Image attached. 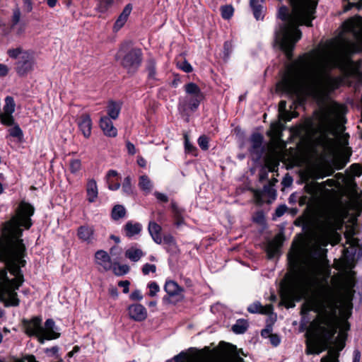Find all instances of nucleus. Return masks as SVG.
Returning a JSON list of instances; mask_svg holds the SVG:
<instances>
[{"instance_id": "nucleus-21", "label": "nucleus", "mask_w": 362, "mask_h": 362, "mask_svg": "<svg viewBox=\"0 0 362 362\" xmlns=\"http://www.w3.org/2000/svg\"><path fill=\"white\" fill-rule=\"evenodd\" d=\"M247 310L250 313H260L264 315H269L272 313L273 306L271 304H268L263 306L259 301H256L249 305V307L247 308Z\"/></svg>"}, {"instance_id": "nucleus-45", "label": "nucleus", "mask_w": 362, "mask_h": 362, "mask_svg": "<svg viewBox=\"0 0 362 362\" xmlns=\"http://www.w3.org/2000/svg\"><path fill=\"white\" fill-rule=\"evenodd\" d=\"M148 288H149L148 296L151 297L156 296L157 293L160 291L159 286L155 281L150 282L148 284Z\"/></svg>"}, {"instance_id": "nucleus-48", "label": "nucleus", "mask_w": 362, "mask_h": 362, "mask_svg": "<svg viewBox=\"0 0 362 362\" xmlns=\"http://www.w3.org/2000/svg\"><path fill=\"white\" fill-rule=\"evenodd\" d=\"M9 134L11 136L18 138V139H21L23 135L21 129L18 125L10 129Z\"/></svg>"}, {"instance_id": "nucleus-13", "label": "nucleus", "mask_w": 362, "mask_h": 362, "mask_svg": "<svg viewBox=\"0 0 362 362\" xmlns=\"http://www.w3.org/2000/svg\"><path fill=\"white\" fill-rule=\"evenodd\" d=\"M127 311L129 317L136 322L144 321L147 317V310L141 304L130 305L127 308Z\"/></svg>"}, {"instance_id": "nucleus-63", "label": "nucleus", "mask_w": 362, "mask_h": 362, "mask_svg": "<svg viewBox=\"0 0 362 362\" xmlns=\"http://www.w3.org/2000/svg\"><path fill=\"white\" fill-rule=\"evenodd\" d=\"M137 164L142 168L146 167V160L141 156H137Z\"/></svg>"}, {"instance_id": "nucleus-1", "label": "nucleus", "mask_w": 362, "mask_h": 362, "mask_svg": "<svg viewBox=\"0 0 362 362\" xmlns=\"http://www.w3.org/2000/svg\"><path fill=\"white\" fill-rule=\"evenodd\" d=\"M329 275L330 269L324 257L311 259L298 269L296 274L298 288L291 290L293 299L298 301L303 297L309 286L319 278L322 279L301 308V314L310 311L317 313L307 332L310 335L306 343L307 354H320L339 327L341 287L334 277L332 278L330 283L328 282Z\"/></svg>"}, {"instance_id": "nucleus-24", "label": "nucleus", "mask_w": 362, "mask_h": 362, "mask_svg": "<svg viewBox=\"0 0 362 362\" xmlns=\"http://www.w3.org/2000/svg\"><path fill=\"white\" fill-rule=\"evenodd\" d=\"M281 246V240L280 237L276 236L274 240L270 241L267 247V253L269 258L274 257L279 251Z\"/></svg>"}, {"instance_id": "nucleus-6", "label": "nucleus", "mask_w": 362, "mask_h": 362, "mask_svg": "<svg viewBox=\"0 0 362 362\" xmlns=\"http://www.w3.org/2000/svg\"><path fill=\"white\" fill-rule=\"evenodd\" d=\"M7 54L10 58L16 59L14 69L19 76H25L34 70L36 62L33 51L18 47L8 49Z\"/></svg>"}, {"instance_id": "nucleus-34", "label": "nucleus", "mask_w": 362, "mask_h": 362, "mask_svg": "<svg viewBox=\"0 0 362 362\" xmlns=\"http://www.w3.org/2000/svg\"><path fill=\"white\" fill-rule=\"evenodd\" d=\"M139 186L142 190L145 191L146 193H149L153 185L148 176L141 175L139 177Z\"/></svg>"}, {"instance_id": "nucleus-16", "label": "nucleus", "mask_w": 362, "mask_h": 362, "mask_svg": "<svg viewBox=\"0 0 362 362\" xmlns=\"http://www.w3.org/2000/svg\"><path fill=\"white\" fill-rule=\"evenodd\" d=\"M132 8L133 7L131 4H128L124 6L113 25L114 32H118L125 25L132 13Z\"/></svg>"}, {"instance_id": "nucleus-7", "label": "nucleus", "mask_w": 362, "mask_h": 362, "mask_svg": "<svg viewBox=\"0 0 362 362\" xmlns=\"http://www.w3.org/2000/svg\"><path fill=\"white\" fill-rule=\"evenodd\" d=\"M184 89L186 95L185 97L180 98V106H181L184 110H190L195 111L204 98L201 89L194 83L185 84Z\"/></svg>"}, {"instance_id": "nucleus-11", "label": "nucleus", "mask_w": 362, "mask_h": 362, "mask_svg": "<svg viewBox=\"0 0 362 362\" xmlns=\"http://www.w3.org/2000/svg\"><path fill=\"white\" fill-rule=\"evenodd\" d=\"M76 124L84 138L89 139L92 134L93 127V122L90 115L88 113L81 114L76 119Z\"/></svg>"}, {"instance_id": "nucleus-47", "label": "nucleus", "mask_w": 362, "mask_h": 362, "mask_svg": "<svg viewBox=\"0 0 362 362\" xmlns=\"http://www.w3.org/2000/svg\"><path fill=\"white\" fill-rule=\"evenodd\" d=\"M198 144L202 150H207L209 148V138L205 135L199 136Z\"/></svg>"}, {"instance_id": "nucleus-50", "label": "nucleus", "mask_w": 362, "mask_h": 362, "mask_svg": "<svg viewBox=\"0 0 362 362\" xmlns=\"http://www.w3.org/2000/svg\"><path fill=\"white\" fill-rule=\"evenodd\" d=\"M351 173L354 176H360L362 174V167L359 164H353L350 167Z\"/></svg>"}, {"instance_id": "nucleus-64", "label": "nucleus", "mask_w": 362, "mask_h": 362, "mask_svg": "<svg viewBox=\"0 0 362 362\" xmlns=\"http://www.w3.org/2000/svg\"><path fill=\"white\" fill-rule=\"evenodd\" d=\"M334 267L338 270H344L345 269V265L344 262L341 261H335L334 262Z\"/></svg>"}, {"instance_id": "nucleus-42", "label": "nucleus", "mask_w": 362, "mask_h": 362, "mask_svg": "<svg viewBox=\"0 0 362 362\" xmlns=\"http://www.w3.org/2000/svg\"><path fill=\"white\" fill-rule=\"evenodd\" d=\"M321 362H339V353L329 351L327 356L322 358Z\"/></svg>"}, {"instance_id": "nucleus-19", "label": "nucleus", "mask_w": 362, "mask_h": 362, "mask_svg": "<svg viewBox=\"0 0 362 362\" xmlns=\"http://www.w3.org/2000/svg\"><path fill=\"white\" fill-rule=\"evenodd\" d=\"M359 24V20L356 21V19L351 18L344 22V28L346 30L353 33L357 40L362 42V28L360 27Z\"/></svg>"}, {"instance_id": "nucleus-43", "label": "nucleus", "mask_w": 362, "mask_h": 362, "mask_svg": "<svg viewBox=\"0 0 362 362\" xmlns=\"http://www.w3.org/2000/svg\"><path fill=\"white\" fill-rule=\"evenodd\" d=\"M21 12L20 8L18 7H16L13 10V15H12V18H11V22H12L11 26L12 27H14L19 23V21L21 20Z\"/></svg>"}, {"instance_id": "nucleus-62", "label": "nucleus", "mask_w": 362, "mask_h": 362, "mask_svg": "<svg viewBox=\"0 0 362 362\" xmlns=\"http://www.w3.org/2000/svg\"><path fill=\"white\" fill-rule=\"evenodd\" d=\"M322 183L323 184L322 185V187H324L325 185H327L330 187H337L339 185V183L333 179H328L325 182Z\"/></svg>"}, {"instance_id": "nucleus-56", "label": "nucleus", "mask_w": 362, "mask_h": 362, "mask_svg": "<svg viewBox=\"0 0 362 362\" xmlns=\"http://www.w3.org/2000/svg\"><path fill=\"white\" fill-rule=\"evenodd\" d=\"M129 281L127 280L125 281H120L118 282V286L123 288V293H127L129 291Z\"/></svg>"}, {"instance_id": "nucleus-2", "label": "nucleus", "mask_w": 362, "mask_h": 362, "mask_svg": "<svg viewBox=\"0 0 362 362\" xmlns=\"http://www.w3.org/2000/svg\"><path fill=\"white\" fill-rule=\"evenodd\" d=\"M354 52L352 45L341 42L331 55L315 52L305 54L288 66L277 87L290 96H311L319 105H324L344 81L341 76H331V70L344 71L349 55Z\"/></svg>"}, {"instance_id": "nucleus-59", "label": "nucleus", "mask_w": 362, "mask_h": 362, "mask_svg": "<svg viewBox=\"0 0 362 362\" xmlns=\"http://www.w3.org/2000/svg\"><path fill=\"white\" fill-rule=\"evenodd\" d=\"M154 195H155L156 198L160 202H168V197L165 194H163V193H160L158 192H155Z\"/></svg>"}, {"instance_id": "nucleus-22", "label": "nucleus", "mask_w": 362, "mask_h": 362, "mask_svg": "<svg viewBox=\"0 0 362 362\" xmlns=\"http://www.w3.org/2000/svg\"><path fill=\"white\" fill-rule=\"evenodd\" d=\"M142 230V225L138 222L132 221H127L124 226V231L128 238H132L136 235H139Z\"/></svg>"}, {"instance_id": "nucleus-32", "label": "nucleus", "mask_w": 362, "mask_h": 362, "mask_svg": "<svg viewBox=\"0 0 362 362\" xmlns=\"http://www.w3.org/2000/svg\"><path fill=\"white\" fill-rule=\"evenodd\" d=\"M126 213L127 211L124 206L120 204H117L113 207L111 213V216L113 220L117 221L120 218H124L126 216Z\"/></svg>"}, {"instance_id": "nucleus-14", "label": "nucleus", "mask_w": 362, "mask_h": 362, "mask_svg": "<svg viewBox=\"0 0 362 362\" xmlns=\"http://www.w3.org/2000/svg\"><path fill=\"white\" fill-rule=\"evenodd\" d=\"M111 119L107 116H103L100 119L99 124L105 136L115 137L117 135V130Z\"/></svg>"}, {"instance_id": "nucleus-31", "label": "nucleus", "mask_w": 362, "mask_h": 362, "mask_svg": "<svg viewBox=\"0 0 362 362\" xmlns=\"http://www.w3.org/2000/svg\"><path fill=\"white\" fill-rule=\"evenodd\" d=\"M250 7L252 10L255 18L258 20L263 19V6L259 3L258 0H250Z\"/></svg>"}, {"instance_id": "nucleus-20", "label": "nucleus", "mask_w": 362, "mask_h": 362, "mask_svg": "<svg viewBox=\"0 0 362 362\" xmlns=\"http://www.w3.org/2000/svg\"><path fill=\"white\" fill-rule=\"evenodd\" d=\"M87 201L93 203L98 197V188L94 179H88L86 186Z\"/></svg>"}, {"instance_id": "nucleus-46", "label": "nucleus", "mask_w": 362, "mask_h": 362, "mask_svg": "<svg viewBox=\"0 0 362 362\" xmlns=\"http://www.w3.org/2000/svg\"><path fill=\"white\" fill-rule=\"evenodd\" d=\"M177 66L179 69L182 70L186 73H190L192 71L193 69L191 64L187 62L186 60L177 63Z\"/></svg>"}, {"instance_id": "nucleus-61", "label": "nucleus", "mask_w": 362, "mask_h": 362, "mask_svg": "<svg viewBox=\"0 0 362 362\" xmlns=\"http://www.w3.org/2000/svg\"><path fill=\"white\" fill-rule=\"evenodd\" d=\"M232 47H233V45H232L231 42L226 41L224 43V51H225V53L226 55H228V56L229 55V54L230 53V52L232 50Z\"/></svg>"}, {"instance_id": "nucleus-18", "label": "nucleus", "mask_w": 362, "mask_h": 362, "mask_svg": "<svg viewBox=\"0 0 362 362\" xmlns=\"http://www.w3.org/2000/svg\"><path fill=\"white\" fill-rule=\"evenodd\" d=\"M146 255V252L142 250L136 244L130 246L125 250L124 256L132 262H137Z\"/></svg>"}, {"instance_id": "nucleus-41", "label": "nucleus", "mask_w": 362, "mask_h": 362, "mask_svg": "<svg viewBox=\"0 0 362 362\" xmlns=\"http://www.w3.org/2000/svg\"><path fill=\"white\" fill-rule=\"evenodd\" d=\"M114 0H101L99 4L98 8L101 13L106 12L112 5Z\"/></svg>"}, {"instance_id": "nucleus-3", "label": "nucleus", "mask_w": 362, "mask_h": 362, "mask_svg": "<svg viewBox=\"0 0 362 362\" xmlns=\"http://www.w3.org/2000/svg\"><path fill=\"white\" fill-rule=\"evenodd\" d=\"M35 209L22 201L11 218L4 223L0 235V262L6 267L0 270V302L5 307H17L20 304L16 291L24 282L21 270L26 264V247L21 239L23 229H29Z\"/></svg>"}, {"instance_id": "nucleus-8", "label": "nucleus", "mask_w": 362, "mask_h": 362, "mask_svg": "<svg viewBox=\"0 0 362 362\" xmlns=\"http://www.w3.org/2000/svg\"><path fill=\"white\" fill-rule=\"evenodd\" d=\"M117 57L121 59V64L129 73L134 72L141 62V52L139 49H128L127 46H123Z\"/></svg>"}, {"instance_id": "nucleus-38", "label": "nucleus", "mask_w": 362, "mask_h": 362, "mask_svg": "<svg viewBox=\"0 0 362 362\" xmlns=\"http://www.w3.org/2000/svg\"><path fill=\"white\" fill-rule=\"evenodd\" d=\"M81 168V161L79 159H72L70 160L69 170L71 173L76 174Z\"/></svg>"}, {"instance_id": "nucleus-55", "label": "nucleus", "mask_w": 362, "mask_h": 362, "mask_svg": "<svg viewBox=\"0 0 362 362\" xmlns=\"http://www.w3.org/2000/svg\"><path fill=\"white\" fill-rule=\"evenodd\" d=\"M10 71V68L4 64H0V77H5L6 76Z\"/></svg>"}, {"instance_id": "nucleus-49", "label": "nucleus", "mask_w": 362, "mask_h": 362, "mask_svg": "<svg viewBox=\"0 0 362 362\" xmlns=\"http://www.w3.org/2000/svg\"><path fill=\"white\" fill-rule=\"evenodd\" d=\"M171 208L174 214L175 218H181V214H182L183 210L178 207L175 202H171Z\"/></svg>"}, {"instance_id": "nucleus-28", "label": "nucleus", "mask_w": 362, "mask_h": 362, "mask_svg": "<svg viewBox=\"0 0 362 362\" xmlns=\"http://www.w3.org/2000/svg\"><path fill=\"white\" fill-rule=\"evenodd\" d=\"M164 290L170 296H178L183 291V289L174 281H167Z\"/></svg>"}, {"instance_id": "nucleus-58", "label": "nucleus", "mask_w": 362, "mask_h": 362, "mask_svg": "<svg viewBox=\"0 0 362 362\" xmlns=\"http://www.w3.org/2000/svg\"><path fill=\"white\" fill-rule=\"evenodd\" d=\"M126 147L127 150L129 154L130 155H134L136 153V147L130 141L126 142Z\"/></svg>"}, {"instance_id": "nucleus-36", "label": "nucleus", "mask_w": 362, "mask_h": 362, "mask_svg": "<svg viewBox=\"0 0 362 362\" xmlns=\"http://www.w3.org/2000/svg\"><path fill=\"white\" fill-rule=\"evenodd\" d=\"M148 77L149 79L155 80L156 76V62L151 59L148 62L147 68Z\"/></svg>"}, {"instance_id": "nucleus-30", "label": "nucleus", "mask_w": 362, "mask_h": 362, "mask_svg": "<svg viewBox=\"0 0 362 362\" xmlns=\"http://www.w3.org/2000/svg\"><path fill=\"white\" fill-rule=\"evenodd\" d=\"M163 240V243L166 245V249L168 252L172 253H177L179 252V249L175 240L171 235H165Z\"/></svg>"}, {"instance_id": "nucleus-27", "label": "nucleus", "mask_w": 362, "mask_h": 362, "mask_svg": "<svg viewBox=\"0 0 362 362\" xmlns=\"http://www.w3.org/2000/svg\"><path fill=\"white\" fill-rule=\"evenodd\" d=\"M355 229L354 227H351L347 229L344 233V236L346 238V243L349 245L350 247L352 248L354 251H351V253L356 252V247L358 246V240L354 238L355 235Z\"/></svg>"}, {"instance_id": "nucleus-15", "label": "nucleus", "mask_w": 362, "mask_h": 362, "mask_svg": "<svg viewBox=\"0 0 362 362\" xmlns=\"http://www.w3.org/2000/svg\"><path fill=\"white\" fill-rule=\"evenodd\" d=\"M78 238L83 242L91 243L95 240V230L93 226L84 225L78 228Z\"/></svg>"}, {"instance_id": "nucleus-23", "label": "nucleus", "mask_w": 362, "mask_h": 362, "mask_svg": "<svg viewBox=\"0 0 362 362\" xmlns=\"http://www.w3.org/2000/svg\"><path fill=\"white\" fill-rule=\"evenodd\" d=\"M148 230L153 241L157 244H161L163 242V238L161 237L160 226L155 221H150L148 223Z\"/></svg>"}, {"instance_id": "nucleus-53", "label": "nucleus", "mask_w": 362, "mask_h": 362, "mask_svg": "<svg viewBox=\"0 0 362 362\" xmlns=\"http://www.w3.org/2000/svg\"><path fill=\"white\" fill-rule=\"evenodd\" d=\"M351 204L353 206V207L356 210V211H359L361 207V204H362V202L360 198L358 197H356V198H351Z\"/></svg>"}, {"instance_id": "nucleus-17", "label": "nucleus", "mask_w": 362, "mask_h": 362, "mask_svg": "<svg viewBox=\"0 0 362 362\" xmlns=\"http://www.w3.org/2000/svg\"><path fill=\"white\" fill-rule=\"evenodd\" d=\"M54 325L55 323L52 319H47L45 321V327H42V342L43 339L50 340L59 337V334L54 330Z\"/></svg>"}, {"instance_id": "nucleus-57", "label": "nucleus", "mask_w": 362, "mask_h": 362, "mask_svg": "<svg viewBox=\"0 0 362 362\" xmlns=\"http://www.w3.org/2000/svg\"><path fill=\"white\" fill-rule=\"evenodd\" d=\"M130 298L134 300H141L143 296L139 290H135L131 293Z\"/></svg>"}, {"instance_id": "nucleus-12", "label": "nucleus", "mask_w": 362, "mask_h": 362, "mask_svg": "<svg viewBox=\"0 0 362 362\" xmlns=\"http://www.w3.org/2000/svg\"><path fill=\"white\" fill-rule=\"evenodd\" d=\"M95 260L100 272H107L112 269L111 258L105 250L97 251L95 254Z\"/></svg>"}, {"instance_id": "nucleus-51", "label": "nucleus", "mask_w": 362, "mask_h": 362, "mask_svg": "<svg viewBox=\"0 0 362 362\" xmlns=\"http://www.w3.org/2000/svg\"><path fill=\"white\" fill-rule=\"evenodd\" d=\"M252 220L254 222L257 223L259 224H263L264 223L265 218L264 215L262 211H257L252 217Z\"/></svg>"}, {"instance_id": "nucleus-9", "label": "nucleus", "mask_w": 362, "mask_h": 362, "mask_svg": "<svg viewBox=\"0 0 362 362\" xmlns=\"http://www.w3.org/2000/svg\"><path fill=\"white\" fill-rule=\"evenodd\" d=\"M16 103L11 96H6L4 100L3 112L0 115L1 124L6 126H11L14 123L13 113L15 112Z\"/></svg>"}, {"instance_id": "nucleus-40", "label": "nucleus", "mask_w": 362, "mask_h": 362, "mask_svg": "<svg viewBox=\"0 0 362 362\" xmlns=\"http://www.w3.org/2000/svg\"><path fill=\"white\" fill-rule=\"evenodd\" d=\"M323 183L319 184L317 182H311L305 185L306 190L308 193L311 194H316L318 191L321 189L322 185Z\"/></svg>"}, {"instance_id": "nucleus-4", "label": "nucleus", "mask_w": 362, "mask_h": 362, "mask_svg": "<svg viewBox=\"0 0 362 362\" xmlns=\"http://www.w3.org/2000/svg\"><path fill=\"white\" fill-rule=\"evenodd\" d=\"M292 7L291 13L286 6H281L278 11V17L283 21L276 31H300L298 26H311L313 13L317 0H289Z\"/></svg>"}, {"instance_id": "nucleus-5", "label": "nucleus", "mask_w": 362, "mask_h": 362, "mask_svg": "<svg viewBox=\"0 0 362 362\" xmlns=\"http://www.w3.org/2000/svg\"><path fill=\"white\" fill-rule=\"evenodd\" d=\"M313 247L316 250L327 246L329 243L337 244L340 240V235L336 231L332 217L326 216L319 220L312 234Z\"/></svg>"}, {"instance_id": "nucleus-44", "label": "nucleus", "mask_w": 362, "mask_h": 362, "mask_svg": "<svg viewBox=\"0 0 362 362\" xmlns=\"http://www.w3.org/2000/svg\"><path fill=\"white\" fill-rule=\"evenodd\" d=\"M141 272L144 275H148L150 273H155L156 272V266L155 264L146 263L143 265Z\"/></svg>"}, {"instance_id": "nucleus-37", "label": "nucleus", "mask_w": 362, "mask_h": 362, "mask_svg": "<svg viewBox=\"0 0 362 362\" xmlns=\"http://www.w3.org/2000/svg\"><path fill=\"white\" fill-rule=\"evenodd\" d=\"M221 16L224 19H230L234 12V9L230 5H226L221 7Z\"/></svg>"}, {"instance_id": "nucleus-26", "label": "nucleus", "mask_w": 362, "mask_h": 362, "mask_svg": "<svg viewBox=\"0 0 362 362\" xmlns=\"http://www.w3.org/2000/svg\"><path fill=\"white\" fill-rule=\"evenodd\" d=\"M279 112L281 119L288 122L292 118L296 117L298 113L296 112H288L286 110V102L285 100H281L279 104Z\"/></svg>"}, {"instance_id": "nucleus-52", "label": "nucleus", "mask_w": 362, "mask_h": 362, "mask_svg": "<svg viewBox=\"0 0 362 362\" xmlns=\"http://www.w3.org/2000/svg\"><path fill=\"white\" fill-rule=\"evenodd\" d=\"M300 257V250L299 249H296L293 252L289 253L288 258L291 262H293L294 263H297L298 262Z\"/></svg>"}, {"instance_id": "nucleus-60", "label": "nucleus", "mask_w": 362, "mask_h": 362, "mask_svg": "<svg viewBox=\"0 0 362 362\" xmlns=\"http://www.w3.org/2000/svg\"><path fill=\"white\" fill-rule=\"evenodd\" d=\"M23 2L26 11L30 12L33 10L32 0H23Z\"/></svg>"}, {"instance_id": "nucleus-35", "label": "nucleus", "mask_w": 362, "mask_h": 362, "mask_svg": "<svg viewBox=\"0 0 362 362\" xmlns=\"http://www.w3.org/2000/svg\"><path fill=\"white\" fill-rule=\"evenodd\" d=\"M123 193L127 196H130L134 193V187L132 183V178L129 176L124 179L122 186Z\"/></svg>"}, {"instance_id": "nucleus-25", "label": "nucleus", "mask_w": 362, "mask_h": 362, "mask_svg": "<svg viewBox=\"0 0 362 362\" xmlns=\"http://www.w3.org/2000/svg\"><path fill=\"white\" fill-rule=\"evenodd\" d=\"M122 108V103L120 102L109 101L107 106V113L108 117L112 119L118 118L120 110Z\"/></svg>"}, {"instance_id": "nucleus-10", "label": "nucleus", "mask_w": 362, "mask_h": 362, "mask_svg": "<svg viewBox=\"0 0 362 362\" xmlns=\"http://www.w3.org/2000/svg\"><path fill=\"white\" fill-rule=\"evenodd\" d=\"M42 319L39 317H34L30 320H24L23 324L25 329V333L29 336H37L40 340H42L41 325Z\"/></svg>"}, {"instance_id": "nucleus-54", "label": "nucleus", "mask_w": 362, "mask_h": 362, "mask_svg": "<svg viewBox=\"0 0 362 362\" xmlns=\"http://www.w3.org/2000/svg\"><path fill=\"white\" fill-rule=\"evenodd\" d=\"M287 210V206L286 205H281L279 206H278L276 208V209L275 210V216L276 217H281L282 216L285 212Z\"/></svg>"}, {"instance_id": "nucleus-29", "label": "nucleus", "mask_w": 362, "mask_h": 362, "mask_svg": "<svg viewBox=\"0 0 362 362\" xmlns=\"http://www.w3.org/2000/svg\"><path fill=\"white\" fill-rule=\"evenodd\" d=\"M250 141L251 143L250 151L252 153H257L262 147L263 136L259 133H255L252 134Z\"/></svg>"}, {"instance_id": "nucleus-39", "label": "nucleus", "mask_w": 362, "mask_h": 362, "mask_svg": "<svg viewBox=\"0 0 362 362\" xmlns=\"http://www.w3.org/2000/svg\"><path fill=\"white\" fill-rule=\"evenodd\" d=\"M129 271V267L127 264H117L113 268V272L117 276H122L126 274Z\"/></svg>"}, {"instance_id": "nucleus-33", "label": "nucleus", "mask_w": 362, "mask_h": 362, "mask_svg": "<svg viewBox=\"0 0 362 362\" xmlns=\"http://www.w3.org/2000/svg\"><path fill=\"white\" fill-rule=\"evenodd\" d=\"M248 327V323L245 320H238L236 321L235 324L233 325L232 330L235 334H243L246 332Z\"/></svg>"}]
</instances>
